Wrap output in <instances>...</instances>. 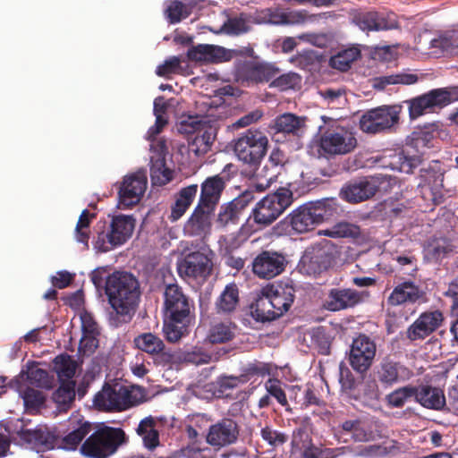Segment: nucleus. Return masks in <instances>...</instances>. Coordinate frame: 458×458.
I'll return each instance as SVG.
<instances>
[{"mask_svg": "<svg viewBox=\"0 0 458 458\" xmlns=\"http://www.w3.org/2000/svg\"><path fill=\"white\" fill-rule=\"evenodd\" d=\"M106 293L116 314L131 316L140 299L139 283L131 274L115 272L106 278Z\"/></svg>", "mask_w": 458, "mask_h": 458, "instance_id": "f257e3e1", "label": "nucleus"}, {"mask_svg": "<svg viewBox=\"0 0 458 458\" xmlns=\"http://www.w3.org/2000/svg\"><path fill=\"white\" fill-rule=\"evenodd\" d=\"M219 125L208 116L188 115L182 117L178 131L184 134H193L190 148L197 156L208 153L216 140Z\"/></svg>", "mask_w": 458, "mask_h": 458, "instance_id": "f03ea898", "label": "nucleus"}, {"mask_svg": "<svg viewBox=\"0 0 458 458\" xmlns=\"http://www.w3.org/2000/svg\"><path fill=\"white\" fill-rule=\"evenodd\" d=\"M123 440L124 432L121 428L103 427L81 445L80 452L89 458H107L116 452Z\"/></svg>", "mask_w": 458, "mask_h": 458, "instance_id": "7ed1b4c3", "label": "nucleus"}, {"mask_svg": "<svg viewBox=\"0 0 458 458\" xmlns=\"http://www.w3.org/2000/svg\"><path fill=\"white\" fill-rule=\"evenodd\" d=\"M293 192L280 188L259 200L252 211L254 222L260 227L267 226L293 203Z\"/></svg>", "mask_w": 458, "mask_h": 458, "instance_id": "20e7f679", "label": "nucleus"}, {"mask_svg": "<svg viewBox=\"0 0 458 458\" xmlns=\"http://www.w3.org/2000/svg\"><path fill=\"white\" fill-rule=\"evenodd\" d=\"M213 252L208 247L187 253L178 261L177 269L181 277L199 284L204 283L213 270Z\"/></svg>", "mask_w": 458, "mask_h": 458, "instance_id": "39448f33", "label": "nucleus"}, {"mask_svg": "<svg viewBox=\"0 0 458 458\" xmlns=\"http://www.w3.org/2000/svg\"><path fill=\"white\" fill-rule=\"evenodd\" d=\"M332 214L325 201L307 202L293 209L289 215V224L299 233L314 230Z\"/></svg>", "mask_w": 458, "mask_h": 458, "instance_id": "423d86ee", "label": "nucleus"}, {"mask_svg": "<svg viewBox=\"0 0 458 458\" xmlns=\"http://www.w3.org/2000/svg\"><path fill=\"white\" fill-rule=\"evenodd\" d=\"M357 147L354 132L336 125L325 130L319 139V148L326 156L335 157L352 152Z\"/></svg>", "mask_w": 458, "mask_h": 458, "instance_id": "0eeeda50", "label": "nucleus"}, {"mask_svg": "<svg viewBox=\"0 0 458 458\" xmlns=\"http://www.w3.org/2000/svg\"><path fill=\"white\" fill-rule=\"evenodd\" d=\"M268 148V139L260 131L248 130L234 142L237 157L250 165H257L264 157Z\"/></svg>", "mask_w": 458, "mask_h": 458, "instance_id": "6e6552de", "label": "nucleus"}, {"mask_svg": "<svg viewBox=\"0 0 458 458\" xmlns=\"http://www.w3.org/2000/svg\"><path fill=\"white\" fill-rule=\"evenodd\" d=\"M390 177L385 174H375L352 181L343 186L340 196L350 203H359L373 197L377 191L386 190Z\"/></svg>", "mask_w": 458, "mask_h": 458, "instance_id": "1a4fd4ad", "label": "nucleus"}, {"mask_svg": "<svg viewBox=\"0 0 458 458\" xmlns=\"http://www.w3.org/2000/svg\"><path fill=\"white\" fill-rule=\"evenodd\" d=\"M458 100V88L436 89L408 100L411 119H416L434 108H442Z\"/></svg>", "mask_w": 458, "mask_h": 458, "instance_id": "9d476101", "label": "nucleus"}, {"mask_svg": "<svg viewBox=\"0 0 458 458\" xmlns=\"http://www.w3.org/2000/svg\"><path fill=\"white\" fill-rule=\"evenodd\" d=\"M138 393L139 389H129L122 385L116 384L114 387L106 385L96 394L94 403L101 410L123 411L140 403Z\"/></svg>", "mask_w": 458, "mask_h": 458, "instance_id": "9b49d317", "label": "nucleus"}, {"mask_svg": "<svg viewBox=\"0 0 458 458\" xmlns=\"http://www.w3.org/2000/svg\"><path fill=\"white\" fill-rule=\"evenodd\" d=\"M401 106H380L367 111L360 119V128L366 133H380L394 128L399 123Z\"/></svg>", "mask_w": 458, "mask_h": 458, "instance_id": "f8f14e48", "label": "nucleus"}, {"mask_svg": "<svg viewBox=\"0 0 458 458\" xmlns=\"http://www.w3.org/2000/svg\"><path fill=\"white\" fill-rule=\"evenodd\" d=\"M278 73V69L272 64L244 61L236 66L235 80L240 85L249 87L269 81Z\"/></svg>", "mask_w": 458, "mask_h": 458, "instance_id": "ddd939ff", "label": "nucleus"}, {"mask_svg": "<svg viewBox=\"0 0 458 458\" xmlns=\"http://www.w3.org/2000/svg\"><path fill=\"white\" fill-rule=\"evenodd\" d=\"M240 436L238 423L230 418H224L210 425L206 433L207 444L215 450L234 445Z\"/></svg>", "mask_w": 458, "mask_h": 458, "instance_id": "4468645a", "label": "nucleus"}, {"mask_svg": "<svg viewBox=\"0 0 458 458\" xmlns=\"http://www.w3.org/2000/svg\"><path fill=\"white\" fill-rule=\"evenodd\" d=\"M164 297L167 317L180 318L182 320L193 318L194 303L177 284H167Z\"/></svg>", "mask_w": 458, "mask_h": 458, "instance_id": "2eb2a0df", "label": "nucleus"}, {"mask_svg": "<svg viewBox=\"0 0 458 458\" xmlns=\"http://www.w3.org/2000/svg\"><path fill=\"white\" fill-rule=\"evenodd\" d=\"M147 182L143 171L124 176L118 189L119 207L128 208L137 205L147 189Z\"/></svg>", "mask_w": 458, "mask_h": 458, "instance_id": "dca6fc26", "label": "nucleus"}, {"mask_svg": "<svg viewBox=\"0 0 458 458\" xmlns=\"http://www.w3.org/2000/svg\"><path fill=\"white\" fill-rule=\"evenodd\" d=\"M376 344L369 336L360 335L353 339L351 345L349 362L357 372H366L374 360L376 355Z\"/></svg>", "mask_w": 458, "mask_h": 458, "instance_id": "f3484780", "label": "nucleus"}, {"mask_svg": "<svg viewBox=\"0 0 458 458\" xmlns=\"http://www.w3.org/2000/svg\"><path fill=\"white\" fill-rule=\"evenodd\" d=\"M287 265L284 255L276 251L265 250L252 262L253 273L259 278L271 279L282 274Z\"/></svg>", "mask_w": 458, "mask_h": 458, "instance_id": "a211bd4d", "label": "nucleus"}, {"mask_svg": "<svg viewBox=\"0 0 458 458\" xmlns=\"http://www.w3.org/2000/svg\"><path fill=\"white\" fill-rule=\"evenodd\" d=\"M91 429V423L79 412H74L69 420V428L64 431L65 435L58 438V448L75 451Z\"/></svg>", "mask_w": 458, "mask_h": 458, "instance_id": "6ab92c4d", "label": "nucleus"}, {"mask_svg": "<svg viewBox=\"0 0 458 458\" xmlns=\"http://www.w3.org/2000/svg\"><path fill=\"white\" fill-rule=\"evenodd\" d=\"M443 321L444 316L439 310L423 312L408 327L407 337L411 341L424 339L439 328Z\"/></svg>", "mask_w": 458, "mask_h": 458, "instance_id": "aec40b11", "label": "nucleus"}, {"mask_svg": "<svg viewBox=\"0 0 458 458\" xmlns=\"http://www.w3.org/2000/svg\"><path fill=\"white\" fill-rule=\"evenodd\" d=\"M225 188V182L220 175L208 177L200 185V194L197 206L215 211Z\"/></svg>", "mask_w": 458, "mask_h": 458, "instance_id": "412c9836", "label": "nucleus"}, {"mask_svg": "<svg viewBox=\"0 0 458 458\" xmlns=\"http://www.w3.org/2000/svg\"><path fill=\"white\" fill-rule=\"evenodd\" d=\"M53 379L47 371L34 366L30 362V414L36 408L44 404L46 400L45 393L42 390H35L33 387L40 389H49L52 387Z\"/></svg>", "mask_w": 458, "mask_h": 458, "instance_id": "4be33fe9", "label": "nucleus"}, {"mask_svg": "<svg viewBox=\"0 0 458 458\" xmlns=\"http://www.w3.org/2000/svg\"><path fill=\"white\" fill-rule=\"evenodd\" d=\"M363 300V293L352 289H332L324 306L331 311L352 308Z\"/></svg>", "mask_w": 458, "mask_h": 458, "instance_id": "5701e85b", "label": "nucleus"}, {"mask_svg": "<svg viewBox=\"0 0 458 458\" xmlns=\"http://www.w3.org/2000/svg\"><path fill=\"white\" fill-rule=\"evenodd\" d=\"M187 56L195 62L220 63L230 60L232 53L219 46L200 44L190 48Z\"/></svg>", "mask_w": 458, "mask_h": 458, "instance_id": "b1692460", "label": "nucleus"}, {"mask_svg": "<svg viewBox=\"0 0 458 458\" xmlns=\"http://www.w3.org/2000/svg\"><path fill=\"white\" fill-rule=\"evenodd\" d=\"M333 258L326 247H316L305 251L301 264L307 274L317 275L327 270Z\"/></svg>", "mask_w": 458, "mask_h": 458, "instance_id": "393cba45", "label": "nucleus"}, {"mask_svg": "<svg viewBox=\"0 0 458 458\" xmlns=\"http://www.w3.org/2000/svg\"><path fill=\"white\" fill-rule=\"evenodd\" d=\"M352 21L363 31L387 30L396 27L394 20L387 19L376 12L357 13Z\"/></svg>", "mask_w": 458, "mask_h": 458, "instance_id": "a878e982", "label": "nucleus"}, {"mask_svg": "<svg viewBox=\"0 0 458 458\" xmlns=\"http://www.w3.org/2000/svg\"><path fill=\"white\" fill-rule=\"evenodd\" d=\"M214 211L196 206L184 225V233L190 236H205L211 230V217Z\"/></svg>", "mask_w": 458, "mask_h": 458, "instance_id": "bb28decb", "label": "nucleus"}, {"mask_svg": "<svg viewBox=\"0 0 458 458\" xmlns=\"http://www.w3.org/2000/svg\"><path fill=\"white\" fill-rule=\"evenodd\" d=\"M424 295L420 286L411 281H405L397 284L387 299L391 306H399L406 303H415Z\"/></svg>", "mask_w": 458, "mask_h": 458, "instance_id": "cd10ccee", "label": "nucleus"}, {"mask_svg": "<svg viewBox=\"0 0 458 458\" xmlns=\"http://www.w3.org/2000/svg\"><path fill=\"white\" fill-rule=\"evenodd\" d=\"M246 206L247 201L243 198H236L232 201L223 204L216 215V226L225 228L237 225Z\"/></svg>", "mask_w": 458, "mask_h": 458, "instance_id": "c85d7f7f", "label": "nucleus"}, {"mask_svg": "<svg viewBox=\"0 0 458 458\" xmlns=\"http://www.w3.org/2000/svg\"><path fill=\"white\" fill-rule=\"evenodd\" d=\"M157 150L150 157V177L155 185H164L172 180V172L165 167V145L158 143Z\"/></svg>", "mask_w": 458, "mask_h": 458, "instance_id": "c756f323", "label": "nucleus"}, {"mask_svg": "<svg viewBox=\"0 0 458 458\" xmlns=\"http://www.w3.org/2000/svg\"><path fill=\"white\" fill-rule=\"evenodd\" d=\"M0 428L7 433L11 442L17 445L29 444V421L24 418H8L0 421Z\"/></svg>", "mask_w": 458, "mask_h": 458, "instance_id": "7c9ffc66", "label": "nucleus"}, {"mask_svg": "<svg viewBox=\"0 0 458 458\" xmlns=\"http://www.w3.org/2000/svg\"><path fill=\"white\" fill-rule=\"evenodd\" d=\"M135 228V219L131 216L118 215L113 217L110 231L113 241L119 245L123 244L131 238Z\"/></svg>", "mask_w": 458, "mask_h": 458, "instance_id": "2f4dec72", "label": "nucleus"}, {"mask_svg": "<svg viewBox=\"0 0 458 458\" xmlns=\"http://www.w3.org/2000/svg\"><path fill=\"white\" fill-rule=\"evenodd\" d=\"M159 422L148 416L141 420L136 428L137 434L141 437L143 445L149 450L156 448L159 445Z\"/></svg>", "mask_w": 458, "mask_h": 458, "instance_id": "473e14b6", "label": "nucleus"}, {"mask_svg": "<svg viewBox=\"0 0 458 458\" xmlns=\"http://www.w3.org/2000/svg\"><path fill=\"white\" fill-rule=\"evenodd\" d=\"M406 369L398 362L384 360L377 369V378L385 386H393L405 378Z\"/></svg>", "mask_w": 458, "mask_h": 458, "instance_id": "72a5a7b5", "label": "nucleus"}, {"mask_svg": "<svg viewBox=\"0 0 458 458\" xmlns=\"http://www.w3.org/2000/svg\"><path fill=\"white\" fill-rule=\"evenodd\" d=\"M422 152L420 155H411V151L405 150L396 153L391 157V160L386 166H389L392 170H397L405 174H411L422 160Z\"/></svg>", "mask_w": 458, "mask_h": 458, "instance_id": "f704fd0d", "label": "nucleus"}, {"mask_svg": "<svg viewBox=\"0 0 458 458\" xmlns=\"http://www.w3.org/2000/svg\"><path fill=\"white\" fill-rule=\"evenodd\" d=\"M416 401L422 406L433 410H441L445 404L443 392L429 386L417 387Z\"/></svg>", "mask_w": 458, "mask_h": 458, "instance_id": "c9c22d12", "label": "nucleus"}, {"mask_svg": "<svg viewBox=\"0 0 458 458\" xmlns=\"http://www.w3.org/2000/svg\"><path fill=\"white\" fill-rule=\"evenodd\" d=\"M198 192V185L191 184L182 188L175 203L172 206L170 219L174 222L180 219L189 208Z\"/></svg>", "mask_w": 458, "mask_h": 458, "instance_id": "e433bc0d", "label": "nucleus"}, {"mask_svg": "<svg viewBox=\"0 0 458 458\" xmlns=\"http://www.w3.org/2000/svg\"><path fill=\"white\" fill-rule=\"evenodd\" d=\"M239 303V290L235 284H227L216 301L218 314H230L236 310Z\"/></svg>", "mask_w": 458, "mask_h": 458, "instance_id": "4c0bfd02", "label": "nucleus"}, {"mask_svg": "<svg viewBox=\"0 0 458 458\" xmlns=\"http://www.w3.org/2000/svg\"><path fill=\"white\" fill-rule=\"evenodd\" d=\"M305 121L304 117L289 113L284 114L276 119L275 129L278 132L299 136L304 132Z\"/></svg>", "mask_w": 458, "mask_h": 458, "instance_id": "58836bf2", "label": "nucleus"}, {"mask_svg": "<svg viewBox=\"0 0 458 458\" xmlns=\"http://www.w3.org/2000/svg\"><path fill=\"white\" fill-rule=\"evenodd\" d=\"M293 287L286 285L285 287L278 286L267 293L278 318L286 312L293 302Z\"/></svg>", "mask_w": 458, "mask_h": 458, "instance_id": "ea45409f", "label": "nucleus"}, {"mask_svg": "<svg viewBox=\"0 0 458 458\" xmlns=\"http://www.w3.org/2000/svg\"><path fill=\"white\" fill-rule=\"evenodd\" d=\"M58 447V438L47 428H36L30 430V449L37 453L45 452Z\"/></svg>", "mask_w": 458, "mask_h": 458, "instance_id": "a19ab883", "label": "nucleus"}, {"mask_svg": "<svg viewBox=\"0 0 458 458\" xmlns=\"http://www.w3.org/2000/svg\"><path fill=\"white\" fill-rule=\"evenodd\" d=\"M133 343L136 348L152 356L162 354L165 351L163 340L152 333L139 335Z\"/></svg>", "mask_w": 458, "mask_h": 458, "instance_id": "79ce46f5", "label": "nucleus"}, {"mask_svg": "<svg viewBox=\"0 0 458 458\" xmlns=\"http://www.w3.org/2000/svg\"><path fill=\"white\" fill-rule=\"evenodd\" d=\"M163 327V332L167 341L175 343L187 334V329L192 319L167 317Z\"/></svg>", "mask_w": 458, "mask_h": 458, "instance_id": "37998d69", "label": "nucleus"}, {"mask_svg": "<svg viewBox=\"0 0 458 458\" xmlns=\"http://www.w3.org/2000/svg\"><path fill=\"white\" fill-rule=\"evenodd\" d=\"M234 332L235 327L232 322H217L211 326L207 338L211 344H223L231 341Z\"/></svg>", "mask_w": 458, "mask_h": 458, "instance_id": "c03bdc74", "label": "nucleus"}, {"mask_svg": "<svg viewBox=\"0 0 458 458\" xmlns=\"http://www.w3.org/2000/svg\"><path fill=\"white\" fill-rule=\"evenodd\" d=\"M252 317L258 321H270L277 318V314L271 303L269 294L260 296L251 310Z\"/></svg>", "mask_w": 458, "mask_h": 458, "instance_id": "a18cd8bd", "label": "nucleus"}, {"mask_svg": "<svg viewBox=\"0 0 458 458\" xmlns=\"http://www.w3.org/2000/svg\"><path fill=\"white\" fill-rule=\"evenodd\" d=\"M193 8L194 5L190 3L174 0L167 4L165 15L170 23H178L182 20L189 17Z\"/></svg>", "mask_w": 458, "mask_h": 458, "instance_id": "49530a36", "label": "nucleus"}, {"mask_svg": "<svg viewBox=\"0 0 458 458\" xmlns=\"http://www.w3.org/2000/svg\"><path fill=\"white\" fill-rule=\"evenodd\" d=\"M10 388L19 393L25 411L29 410V361L22 365L21 371L9 382Z\"/></svg>", "mask_w": 458, "mask_h": 458, "instance_id": "de8ad7c7", "label": "nucleus"}, {"mask_svg": "<svg viewBox=\"0 0 458 458\" xmlns=\"http://www.w3.org/2000/svg\"><path fill=\"white\" fill-rule=\"evenodd\" d=\"M77 362L67 354H61L54 360V369L61 381H72L75 375Z\"/></svg>", "mask_w": 458, "mask_h": 458, "instance_id": "09e8293b", "label": "nucleus"}, {"mask_svg": "<svg viewBox=\"0 0 458 458\" xmlns=\"http://www.w3.org/2000/svg\"><path fill=\"white\" fill-rule=\"evenodd\" d=\"M250 17L245 13L229 18L222 26L221 31L230 35L248 32L251 28Z\"/></svg>", "mask_w": 458, "mask_h": 458, "instance_id": "8fccbe9b", "label": "nucleus"}, {"mask_svg": "<svg viewBox=\"0 0 458 458\" xmlns=\"http://www.w3.org/2000/svg\"><path fill=\"white\" fill-rule=\"evenodd\" d=\"M94 217V214H91L88 209H84L81 212L75 227V240L78 242L82 243L84 245V249L89 248V225Z\"/></svg>", "mask_w": 458, "mask_h": 458, "instance_id": "3c124183", "label": "nucleus"}, {"mask_svg": "<svg viewBox=\"0 0 458 458\" xmlns=\"http://www.w3.org/2000/svg\"><path fill=\"white\" fill-rule=\"evenodd\" d=\"M417 387L406 386L400 387L386 396L388 404L392 407L401 408L411 399L416 401Z\"/></svg>", "mask_w": 458, "mask_h": 458, "instance_id": "603ef678", "label": "nucleus"}, {"mask_svg": "<svg viewBox=\"0 0 458 458\" xmlns=\"http://www.w3.org/2000/svg\"><path fill=\"white\" fill-rule=\"evenodd\" d=\"M177 358L180 361L193 365L208 364L211 360V356L208 352L197 346L180 352Z\"/></svg>", "mask_w": 458, "mask_h": 458, "instance_id": "864d4df0", "label": "nucleus"}, {"mask_svg": "<svg viewBox=\"0 0 458 458\" xmlns=\"http://www.w3.org/2000/svg\"><path fill=\"white\" fill-rule=\"evenodd\" d=\"M75 397V383L73 381H62L60 386L53 394L54 401L58 405H69Z\"/></svg>", "mask_w": 458, "mask_h": 458, "instance_id": "5fc2aeb1", "label": "nucleus"}, {"mask_svg": "<svg viewBox=\"0 0 458 458\" xmlns=\"http://www.w3.org/2000/svg\"><path fill=\"white\" fill-rule=\"evenodd\" d=\"M265 388L267 393L274 397L279 404L285 408V411L292 412V408L288 403V400L284 390L282 387L281 382L277 379L269 378L265 383Z\"/></svg>", "mask_w": 458, "mask_h": 458, "instance_id": "6e6d98bb", "label": "nucleus"}, {"mask_svg": "<svg viewBox=\"0 0 458 458\" xmlns=\"http://www.w3.org/2000/svg\"><path fill=\"white\" fill-rule=\"evenodd\" d=\"M93 247L97 252H107L114 248L120 246L116 241H113L111 231H97V235L93 238Z\"/></svg>", "mask_w": 458, "mask_h": 458, "instance_id": "4d7b16f0", "label": "nucleus"}, {"mask_svg": "<svg viewBox=\"0 0 458 458\" xmlns=\"http://www.w3.org/2000/svg\"><path fill=\"white\" fill-rule=\"evenodd\" d=\"M318 94L324 101L332 107H337L346 101L345 91L341 88H327L320 89Z\"/></svg>", "mask_w": 458, "mask_h": 458, "instance_id": "13d9d810", "label": "nucleus"}, {"mask_svg": "<svg viewBox=\"0 0 458 458\" xmlns=\"http://www.w3.org/2000/svg\"><path fill=\"white\" fill-rule=\"evenodd\" d=\"M273 79L270 87L277 88L282 91L295 88L301 81V77L295 72L282 74Z\"/></svg>", "mask_w": 458, "mask_h": 458, "instance_id": "bf43d9fd", "label": "nucleus"}, {"mask_svg": "<svg viewBox=\"0 0 458 458\" xmlns=\"http://www.w3.org/2000/svg\"><path fill=\"white\" fill-rule=\"evenodd\" d=\"M259 426L261 427L260 435L262 439L267 442L271 446H277L287 441L288 437L285 434L273 429L267 423L263 427L261 423H259Z\"/></svg>", "mask_w": 458, "mask_h": 458, "instance_id": "052dcab7", "label": "nucleus"}, {"mask_svg": "<svg viewBox=\"0 0 458 458\" xmlns=\"http://www.w3.org/2000/svg\"><path fill=\"white\" fill-rule=\"evenodd\" d=\"M267 168L265 165L261 170H258L255 178L251 182L250 187L259 192H262L266 191L268 187H270L271 183L276 177L277 172L271 171L269 176H263V171Z\"/></svg>", "mask_w": 458, "mask_h": 458, "instance_id": "680f3d73", "label": "nucleus"}, {"mask_svg": "<svg viewBox=\"0 0 458 458\" xmlns=\"http://www.w3.org/2000/svg\"><path fill=\"white\" fill-rule=\"evenodd\" d=\"M357 233V227L352 224L342 222L336 224L331 229L325 230L321 234L329 237H346Z\"/></svg>", "mask_w": 458, "mask_h": 458, "instance_id": "e2e57ef3", "label": "nucleus"}, {"mask_svg": "<svg viewBox=\"0 0 458 458\" xmlns=\"http://www.w3.org/2000/svg\"><path fill=\"white\" fill-rule=\"evenodd\" d=\"M342 428L345 432L352 434V437L357 441L367 439V433L364 424L359 420H346L342 424Z\"/></svg>", "mask_w": 458, "mask_h": 458, "instance_id": "0e129e2a", "label": "nucleus"}, {"mask_svg": "<svg viewBox=\"0 0 458 458\" xmlns=\"http://www.w3.org/2000/svg\"><path fill=\"white\" fill-rule=\"evenodd\" d=\"M83 335H98V327L91 313L81 310L79 313Z\"/></svg>", "mask_w": 458, "mask_h": 458, "instance_id": "69168bd1", "label": "nucleus"}, {"mask_svg": "<svg viewBox=\"0 0 458 458\" xmlns=\"http://www.w3.org/2000/svg\"><path fill=\"white\" fill-rule=\"evenodd\" d=\"M381 81L384 84H413L418 81V77L415 74L411 73H402V74H396V75H389L380 78Z\"/></svg>", "mask_w": 458, "mask_h": 458, "instance_id": "338daca9", "label": "nucleus"}, {"mask_svg": "<svg viewBox=\"0 0 458 458\" xmlns=\"http://www.w3.org/2000/svg\"><path fill=\"white\" fill-rule=\"evenodd\" d=\"M180 58L173 56L165 60L163 64L158 65L156 72L158 76H167L175 72V71L180 67Z\"/></svg>", "mask_w": 458, "mask_h": 458, "instance_id": "774afa93", "label": "nucleus"}]
</instances>
